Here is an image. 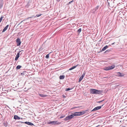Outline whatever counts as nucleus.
Masks as SVG:
<instances>
[{
  "label": "nucleus",
  "mask_w": 127,
  "mask_h": 127,
  "mask_svg": "<svg viewBox=\"0 0 127 127\" xmlns=\"http://www.w3.org/2000/svg\"><path fill=\"white\" fill-rule=\"evenodd\" d=\"M107 78V77H104V78Z\"/></svg>",
  "instance_id": "30"
},
{
  "label": "nucleus",
  "mask_w": 127,
  "mask_h": 127,
  "mask_svg": "<svg viewBox=\"0 0 127 127\" xmlns=\"http://www.w3.org/2000/svg\"><path fill=\"white\" fill-rule=\"evenodd\" d=\"M81 28H80L78 30L77 32H78V33H79L81 32Z\"/></svg>",
  "instance_id": "21"
},
{
  "label": "nucleus",
  "mask_w": 127,
  "mask_h": 127,
  "mask_svg": "<svg viewBox=\"0 0 127 127\" xmlns=\"http://www.w3.org/2000/svg\"><path fill=\"white\" fill-rule=\"evenodd\" d=\"M60 123L59 122L57 121H51L49 122H48V124H52V125H59L60 124Z\"/></svg>",
  "instance_id": "4"
},
{
  "label": "nucleus",
  "mask_w": 127,
  "mask_h": 127,
  "mask_svg": "<svg viewBox=\"0 0 127 127\" xmlns=\"http://www.w3.org/2000/svg\"><path fill=\"white\" fill-rule=\"evenodd\" d=\"M88 111L87 110L84 111L83 112H76L73 114V117L75 116H79L85 113L86 112Z\"/></svg>",
  "instance_id": "1"
},
{
  "label": "nucleus",
  "mask_w": 127,
  "mask_h": 127,
  "mask_svg": "<svg viewBox=\"0 0 127 127\" xmlns=\"http://www.w3.org/2000/svg\"><path fill=\"white\" fill-rule=\"evenodd\" d=\"M73 0H72L71 1H70L69 2V3L68 4H70L71 3V2H73Z\"/></svg>",
  "instance_id": "24"
},
{
  "label": "nucleus",
  "mask_w": 127,
  "mask_h": 127,
  "mask_svg": "<svg viewBox=\"0 0 127 127\" xmlns=\"http://www.w3.org/2000/svg\"><path fill=\"white\" fill-rule=\"evenodd\" d=\"M85 75V73H83L82 74V75L80 76V77L79 80V82H80L81 80L84 77V76Z\"/></svg>",
  "instance_id": "9"
},
{
  "label": "nucleus",
  "mask_w": 127,
  "mask_h": 127,
  "mask_svg": "<svg viewBox=\"0 0 127 127\" xmlns=\"http://www.w3.org/2000/svg\"><path fill=\"white\" fill-rule=\"evenodd\" d=\"M103 100H102V101H99V103L101 102L102 101H103Z\"/></svg>",
  "instance_id": "27"
},
{
  "label": "nucleus",
  "mask_w": 127,
  "mask_h": 127,
  "mask_svg": "<svg viewBox=\"0 0 127 127\" xmlns=\"http://www.w3.org/2000/svg\"><path fill=\"white\" fill-rule=\"evenodd\" d=\"M115 65H112L103 68V69L105 70H109L112 69L115 67Z\"/></svg>",
  "instance_id": "3"
},
{
  "label": "nucleus",
  "mask_w": 127,
  "mask_h": 127,
  "mask_svg": "<svg viewBox=\"0 0 127 127\" xmlns=\"http://www.w3.org/2000/svg\"><path fill=\"white\" fill-rule=\"evenodd\" d=\"M8 26L9 25H7L2 30V32H5L7 29Z\"/></svg>",
  "instance_id": "10"
},
{
  "label": "nucleus",
  "mask_w": 127,
  "mask_h": 127,
  "mask_svg": "<svg viewBox=\"0 0 127 127\" xmlns=\"http://www.w3.org/2000/svg\"><path fill=\"white\" fill-rule=\"evenodd\" d=\"M103 106V105H102L101 106H97L96 107H95L92 111H96L99 109H100L101 108V107Z\"/></svg>",
  "instance_id": "7"
},
{
  "label": "nucleus",
  "mask_w": 127,
  "mask_h": 127,
  "mask_svg": "<svg viewBox=\"0 0 127 127\" xmlns=\"http://www.w3.org/2000/svg\"><path fill=\"white\" fill-rule=\"evenodd\" d=\"M16 42L17 43V46H19L20 45L21 42L19 38H17L16 39Z\"/></svg>",
  "instance_id": "8"
},
{
  "label": "nucleus",
  "mask_w": 127,
  "mask_h": 127,
  "mask_svg": "<svg viewBox=\"0 0 127 127\" xmlns=\"http://www.w3.org/2000/svg\"><path fill=\"white\" fill-rule=\"evenodd\" d=\"M116 76L119 77H123L124 75V74L123 73H121L120 72H117L116 73Z\"/></svg>",
  "instance_id": "6"
},
{
  "label": "nucleus",
  "mask_w": 127,
  "mask_h": 127,
  "mask_svg": "<svg viewBox=\"0 0 127 127\" xmlns=\"http://www.w3.org/2000/svg\"><path fill=\"white\" fill-rule=\"evenodd\" d=\"M108 47V46L107 45H106L104 46L102 49L101 51V52L105 50Z\"/></svg>",
  "instance_id": "13"
},
{
  "label": "nucleus",
  "mask_w": 127,
  "mask_h": 127,
  "mask_svg": "<svg viewBox=\"0 0 127 127\" xmlns=\"http://www.w3.org/2000/svg\"><path fill=\"white\" fill-rule=\"evenodd\" d=\"M73 117L72 114L66 117L64 119V120L65 121H67L69 120L70 119Z\"/></svg>",
  "instance_id": "5"
},
{
  "label": "nucleus",
  "mask_w": 127,
  "mask_h": 127,
  "mask_svg": "<svg viewBox=\"0 0 127 127\" xmlns=\"http://www.w3.org/2000/svg\"><path fill=\"white\" fill-rule=\"evenodd\" d=\"M115 43V42H114V43H112V44H112V45H113V44H114Z\"/></svg>",
  "instance_id": "28"
},
{
  "label": "nucleus",
  "mask_w": 127,
  "mask_h": 127,
  "mask_svg": "<svg viewBox=\"0 0 127 127\" xmlns=\"http://www.w3.org/2000/svg\"><path fill=\"white\" fill-rule=\"evenodd\" d=\"M19 57V53H17V54L16 55V57L15 58V60L17 61L18 60V59Z\"/></svg>",
  "instance_id": "12"
},
{
  "label": "nucleus",
  "mask_w": 127,
  "mask_h": 127,
  "mask_svg": "<svg viewBox=\"0 0 127 127\" xmlns=\"http://www.w3.org/2000/svg\"><path fill=\"white\" fill-rule=\"evenodd\" d=\"M78 65V64H77L76 66H73L72 67L70 68L69 69V70H72V69L75 68H76Z\"/></svg>",
  "instance_id": "14"
},
{
  "label": "nucleus",
  "mask_w": 127,
  "mask_h": 127,
  "mask_svg": "<svg viewBox=\"0 0 127 127\" xmlns=\"http://www.w3.org/2000/svg\"><path fill=\"white\" fill-rule=\"evenodd\" d=\"M14 118L15 119H20V118L17 115H15L14 116Z\"/></svg>",
  "instance_id": "15"
},
{
  "label": "nucleus",
  "mask_w": 127,
  "mask_h": 127,
  "mask_svg": "<svg viewBox=\"0 0 127 127\" xmlns=\"http://www.w3.org/2000/svg\"><path fill=\"white\" fill-rule=\"evenodd\" d=\"M65 117V115H62V116H61L60 117V118L61 119V118H63Z\"/></svg>",
  "instance_id": "22"
},
{
  "label": "nucleus",
  "mask_w": 127,
  "mask_h": 127,
  "mask_svg": "<svg viewBox=\"0 0 127 127\" xmlns=\"http://www.w3.org/2000/svg\"><path fill=\"white\" fill-rule=\"evenodd\" d=\"M72 88H68L66 89V91H68L70 90H72Z\"/></svg>",
  "instance_id": "20"
},
{
  "label": "nucleus",
  "mask_w": 127,
  "mask_h": 127,
  "mask_svg": "<svg viewBox=\"0 0 127 127\" xmlns=\"http://www.w3.org/2000/svg\"><path fill=\"white\" fill-rule=\"evenodd\" d=\"M25 123L28 124V125H30L31 126H33L34 125L32 123L29 122H25Z\"/></svg>",
  "instance_id": "11"
},
{
  "label": "nucleus",
  "mask_w": 127,
  "mask_h": 127,
  "mask_svg": "<svg viewBox=\"0 0 127 127\" xmlns=\"http://www.w3.org/2000/svg\"><path fill=\"white\" fill-rule=\"evenodd\" d=\"M99 6L98 5L97 6L95 7L94 8V9L93 10L94 11H95L96 10L99 8Z\"/></svg>",
  "instance_id": "18"
},
{
  "label": "nucleus",
  "mask_w": 127,
  "mask_h": 127,
  "mask_svg": "<svg viewBox=\"0 0 127 127\" xmlns=\"http://www.w3.org/2000/svg\"><path fill=\"white\" fill-rule=\"evenodd\" d=\"M49 54H47V55L46 56V58L47 59H48L49 58Z\"/></svg>",
  "instance_id": "23"
},
{
  "label": "nucleus",
  "mask_w": 127,
  "mask_h": 127,
  "mask_svg": "<svg viewBox=\"0 0 127 127\" xmlns=\"http://www.w3.org/2000/svg\"><path fill=\"white\" fill-rule=\"evenodd\" d=\"M90 92L91 93L93 94H97L100 93L101 91L94 89H90Z\"/></svg>",
  "instance_id": "2"
},
{
  "label": "nucleus",
  "mask_w": 127,
  "mask_h": 127,
  "mask_svg": "<svg viewBox=\"0 0 127 127\" xmlns=\"http://www.w3.org/2000/svg\"><path fill=\"white\" fill-rule=\"evenodd\" d=\"M39 95L40 96L42 97H46L47 96V95H45L41 94H39Z\"/></svg>",
  "instance_id": "16"
},
{
  "label": "nucleus",
  "mask_w": 127,
  "mask_h": 127,
  "mask_svg": "<svg viewBox=\"0 0 127 127\" xmlns=\"http://www.w3.org/2000/svg\"><path fill=\"white\" fill-rule=\"evenodd\" d=\"M120 127H126L125 126H121Z\"/></svg>",
  "instance_id": "29"
},
{
  "label": "nucleus",
  "mask_w": 127,
  "mask_h": 127,
  "mask_svg": "<svg viewBox=\"0 0 127 127\" xmlns=\"http://www.w3.org/2000/svg\"><path fill=\"white\" fill-rule=\"evenodd\" d=\"M41 15L40 14L39 15H36V16H37V17H39V16H40Z\"/></svg>",
  "instance_id": "26"
},
{
  "label": "nucleus",
  "mask_w": 127,
  "mask_h": 127,
  "mask_svg": "<svg viewBox=\"0 0 127 127\" xmlns=\"http://www.w3.org/2000/svg\"><path fill=\"white\" fill-rule=\"evenodd\" d=\"M21 67V66L20 65H18L16 67V69H20Z\"/></svg>",
  "instance_id": "19"
},
{
  "label": "nucleus",
  "mask_w": 127,
  "mask_h": 127,
  "mask_svg": "<svg viewBox=\"0 0 127 127\" xmlns=\"http://www.w3.org/2000/svg\"><path fill=\"white\" fill-rule=\"evenodd\" d=\"M65 77V76L64 75H61L60 76V79H64Z\"/></svg>",
  "instance_id": "17"
},
{
  "label": "nucleus",
  "mask_w": 127,
  "mask_h": 127,
  "mask_svg": "<svg viewBox=\"0 0 127 127\" xmlns=\"http://www.w3.org/2000/svg\"><path fill=\"white\" fill-rule=\"evenodd\" d=\"M2 6V4H0V7L1 8Z\"/></svg>",
  "instance_id": "25"
}]
</instances>
